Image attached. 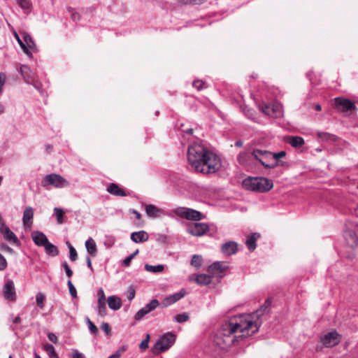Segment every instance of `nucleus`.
Wrapping results in <instances>:
<instances>
[{
    "mask_svg": "<svg viewBox=\"0 0 358 358\" xmlns=\"http://www.w3.org/2000/svg\"><path fill=\"white\" fill-rule=\"evenodd\" d=\"M271 301L267 299L264 304L252 314H240L230 317L218 329L214 343L222 349L231 346L238 338L252 336L259 331L261 322L259 317L263 315Z\"/></svg>",
    "mask_w": 358,
    "mask_h": 358,
    "instance_id": "1",
    "label": "nucleus"
},
{
    "mask_svg": "<svg viewBox=\"0 0 358 358\" xmlns=\"http://www.w3.org/2000/svg\"><path fill=\"white\" fill-rule=\"evenodd\" d=\"M187 161L196 173H214L222 166L220 158L202 143L194 142L188 146Z\"/></svg>",
    "mask_w": 358,
    "mask_h": 358,
    "instance_id": "2",
    "label": "nucleus"
},
{
    "mask_svg": "<svg viewBox=\"0 0 358 358\" xmlns=\"http://www.w3.org/2000/svg\"><path fill=\"white\" fill-rule=\"evenodd\" d=\"M243 185L252 192H266L272 189L273 181L266 178H248L243 180Z\"/></svg>",
    "mask_w": 358,
    "mask_h": 358,
    "instance_id": "3",
    "label": "nucleus"
},
{
    "mask_svg": "<svg viewBox=\"0 0 358 358\" xmlns=\"http://www.w3.org/2000/svg\"><path fill=\"white\" fill-rule=\"evenodd\" d=\"M41 185L46 189H48L50 185L55 188H64L68 187L69 182L59 174L50 173L43 178Z\"/></svg>",
    "mask_w": 358,
    "mask_h": 358,
    "instance_id": "4",
    "label": "nucleus"
},
{
    "mask_svg": "<svg viewBox=\"0 0 358 358\" xmlns=\"http://www.w3.org/2000/svg\"><path fill=\"white\" fill-rule=\"evenodd\" d=\"M176 341V335L171 332L164 334L155 343L153 352L158 354L169 349Z\"/></svg>",
    "mask_w": 358,
    "mask_h": 358,
    "instance_id": "5",
    "label": "nucleus"
},
{
    "mask_svg": "<svg viewBox=\"0 0 358 358\" xmlns=\"http://www.w3.org/2000/svg\"><path fill=\"white\" fill-rule=\"evenodd\" d=\"M174 213L178 216L189 220L199 221L203 218L201 212L185 207H178L174 210Z\"/></svg>",
    "mask_w": 358,
    "mask_h": 358,
    "instance_id": "6",
    "label": "nucleus"
},
{
    "mask_svg": "<svg viewBox=\"0 0 358 358\" xmlns=\"http://www.w3.org/2000/svg\"><path fill=\"white\" fill-rule=\"evenodd\" d=\"M342 336L336 330L322 335L320 338V342L325 348H333L340 343Z\"/></svg>",
    "mask_w": 358,
    "mask_h": 358,
    "instance_id": "7",
    "label": "nucleus"
},
{
    "mask_svg": "<svg viewBox=\"0 0 358 358\" xmlns=\"http://www.w3.org/2000/svg\"><path fill=\"white\" fill-rule=\"evenodd\" d=\"M334 101L336 108L339 111L348 113L357 110L355 102L350 99L343 97H336L335 98Z\"/></svg>",
    "mask_w": 358,
    "mask_h": 358,
    "instance_id": "8",
    "label": "nucleus"
},
{
    "mask_svg": "<svg viewBox=\"0 0 358 358\" xmlns=\"http://www.w3.org/2000/svg\"><path fill=\"white\" fill-rule=\"evenodd\" d=\"M209 229V227L206 223L194 222L190 223L187 227V231L194 236H201L204 235Z\"/></svg>",
    "mask_w": 358,
    "mask_h": 358,
    "instance_id": "9",
    "label": "nucleus"
},
{
    "mask_svg": "<svg viewBox=\"0 0 358 358\" xmlns=\"http://www.w3.org/2000/svg\"><path fill=\"white\" fill-rule=\"evenodd\" d=\"M259 108L262 113L272 117L277 118L282 115L281 106L279 104L270 106L267 103H263L259 105Z\"/></svg>",
    "mask_w": 358,
    "mask_h": 358,
    "instance_id": "10",
    "label": "nucleus"
},
{
    "mask_svg": "<svg viewBox=\"0 0 358 358\" xmlns=\"http://www.w3.org/2000/svg\"><path fill=\"white\" fill-rule=\"evenodd\" d=\"M252 155L253 158L259 162L264 167L272 160V152L266 150L254 149Z\"/></svg>",
    "mask_w": 358,
    "mask_h": 358,
    "instance_id": "11",
    "label": "nucleus"
},
{
    "mask_svg": "<svg viewBox=\"0 0 358 358\" xmlns=\"http://www.w3.org/2000/svg\"><path fill=\"white\" fill-rule=\"evenodd\" d=\"M159 305L157 299L151 300L149 303L146 304L144 307L141 308L134 315V319L136 321L141 320L143 317L151 311L156 309Z\"/></svg>",
    "mask_w": 358,
    "mask_h": 358,
    "instance_id": "12",
    "label": "nucleus"
},
{
    "mask_svg": "<svg viewBox=\"0 0 358 358\" xmlns=\"http://www.w3.org/2000/svg\"><path fill=\"white\" fill-rule=\"evenodd\" d=\"M0 233L3 235L4 239L10 243L16 246L20 245V241L17 236L10 229L6 223L0 225Z\"/></svg>",
    "mask_w": 358,
    "mask_h": 358,
    "instance_id": "13",
    "label": "nucleus"
},
{
    "mask_svg": "<svg viewBox=\"0 0 358 358\" xmlns=\"http://www.w3.org/2000/svg\"><path fill=\"white\" fill-rule=\"evenodd\" d=\"M187 294L185 289H181L178 292H176L173 294L165 297L161 303L162 308H166L183 298Z\"/></svg>",
    "mask_w": 358,
    "mask_h": 358,
    "instance_id": "14",
    "label": "nucleus"
},
{
    "mask_svg": "<svg viewBox=\"0 0 358 358\" xmlns=\"http://www.w3.org/2000/svg\"><path fill=\"white\" fill-rule=\"evenodd\" d=\"M227 268V266L224 263L217 262L209 266L208 271L214 277L222 278Z\"/></svg>",
    "mask_w": 358,
    "mask_h": 358,
    "instance_id": "15",
    "label": "nucleus"
},
{
    "mask_svg": "<svg viewBox=\"0 0 358 358\" xmlns=\"http://www.w3.org/2000/svg\"><path fill=\"white\" fill-rule=\"evenodd\" d=\"M20 73L27 84L33 83L36 79V75L32 71L28 65L22 64L20 66Z\"/></svg>",
    "mask_w": 358,
    "mask_h": 358,
    "instance_id": "16",
    "label": "nucleus"
},
{
    "mask_svg": "<svg viewBox=\"0 0 358 358\" xmlns=\"http://www.w3.org/2000/svg\"><path fill=\"white\" fill-rule=\"evenodd\" d=\"M344 238L346 244L351 248L355 249L358 245V237L355 231L351 229L344 230Z\"/></svg>",
    "mask_w": 358,
    "mask_h": 358,
    "instance_id": "17",
    "label": "nucleus"
},
{
    "mask_svg": "<svg viewBox=\"0 0 358 358\" xmlns=\"http://www.w3.org/2000/svg\"><path fill=\"white\" fill-rule=\"evenodd\" d=\"M3 295L5 299L10 301L16 299V292L14 283L12 280H8L3 286Z\"/></svg>",
    "mask_w": 358,
    "mask_h": 358,
    "instance_id": "18",
    "label": "nucleus"
},
{
    "mask_svg": "<svg viewBox=\"0 0 358 358\" xmlns=\"http://www.w3.org/2000/svg\"><path fill=\"white\" fill-rule=\"evenodd\" d=\"M145 210L147 215L150 218H157L166 214L164 210L159 208L153 204L145 205Z\"/></svg>",
    "mask_w": 358,
    "mask_h": 358,
    "instance_id": "19",
    "label": "nucleus"
},
{
    "mask_svg": "<svg viewBox=\"0 0 358 358\" xmlns=\"http://www.w3.org/2000/svg\"><path fill=\"white\" fill-rule=\"evenodd\" d=\"M34 217V209L31 206L27 207L23 212L22 222L26 228H30Z\"/></svg>",
    "mask_w": 358,
    "mask_h": 358,
    "instance_id": "20",
    "label": "nucleus"
},
{
    "mask_svg": "<svg viewBox=\"0 0 358 358\" xmlns=\"http://www.w3.org/2000/svg\"><path fill=\"white\" fill-rule=\"evenodd\" d=\"M252 158H253L252 152H241L237 156V162L240 165L244 167H250Z\"/></svg>",
    "mask_w": 358,
    "mask_h": 358,
    "instance_id": "21",
    "label": "nucleus"
},
{
    "mask_svg": "<svg viewBox=\"0 0 358 358\" xmlns=\"http://www.w3.org/2000/svg\"><path fill=\"white\" fill-rule=\"evenodd\" d=\"M34 243L38 246H44L49 241L46 236L41 231H34L31 234Z\"/></svg>",
    "mask_w": 358,
    "mask_h": 358,
    "instance_id": "22",
    "label": "nucleus"
},
{
    "mask_svg": "<svg viewBox=\"0 0 358 358\" xmlns=\"http://www.w3.org/2000/svg\"><path fill=\"white\" fill-rule=\"evenodd\" d=\"M106 191L117 196H126L127 195L124 189L120 188L117 184L113 182L108 185Z\"/></svg>",
    "mask_w": 358,
    "mask_h": 358,
    "instance_id": "23",
    "label": "nucleus"
},
{
    "mask_svg": "<svg viewBox=\"0 0 358 358\" xmlns=\"http://www.w3.org/2000/svg\"><path fill=\"white\" fill-rule=\"evenodd\" d=\"M221 250L225 255H234L238 250V244L234 241H229L222 245Z\"/></svg>",
    "mask_w": 358,
    "mask_h": 358,
    "instance_id": "24",
    "label": "nucleus"
},
{
    "mask_svg": "<svg viewBox=\"0 0 358 358\" xmlns=\"http://www.w3.org/2000/svg\"><path fill=\"white\" fill-rule=\"evenodd\" d=\"M130 238L134 243H144L148 240L149 235L145 231H140L131 233Z\"/></svg>",
    "mask_w": 358,
    "mask_h": 358,
    "instance_id": "25",
    "label": "nucleus"
},
{
    "mask_svg": "<svg viewBox=\"0 0 358 358\" xmlns=\"http://www.w3.org/2000/svg\"><path fill=\"white\" fill-rule=\"evenodd\" d=\"M109 308L113 310H119L122 306V301L120 298L116 296H110L107 299Z\"/></svg>",
    "mask_w": 358,
    "mask_h": 358,
    "instance_id": "26",
    "label": "nucleus"
},
{
    "mask_svg": "<svg viewBox=\"0 0 358 358\" xmlns=\"http://www.w3.org/2000/svg\"><path fill=\"white\" fill-rule=\"evenodd\" d=\"M260 234L258 233H252L251 235L248 236L245 244L248 246V249L250 251H254L257 247L256 241L259 238Z\"/></svg>",
    "mask_w": 358,
    "mask_h": 358,
    "instance_id": "27",
    "label": "nucleus"
},
{
    "mask_svg": "<svg viewBox=\"0 0 358 358\" xmlns=\"http://www.w3.org/2000/svg\"><path fill=\"white\" fill-rule=\"evenodd\" d=\"M85 248L87 249V252L92 257H95L97 253V248L94 240L90 237L85 241Z\"/></svg>",
    "mask_w": 358,
    "mask_h": 358,
    "instance_id": "28",
    "label": "nucleus"
},
{
    "mask_svg": "<svg viewBox=\"0 0 358 358\" xmlns=\"http://www.w3.org/2000/svg\"><path fill=\"white\" fill-rule=\"evenodd\" d=\"M195 281L198 285H208L211 282L212 278L210 275L199 274L196 276Z\"/></svg>",
    "mask_w": 358,
    "mask_h": 358,
    "instance_id": "29",
    "label": "nucleus"
},
{
    "mask_svg": "<svg viewBox=\"0 0 358 358\" xmlns=\"http://www.w3.org/2000/svg\"><path fill=\"white\" fill-rule=\"evenodd\" d=\"M288 143L294 148H299L302 147L305 141L301 136H292L289 138Z\"/></svg>",
    "mask_w": 358,
    "mask_h": 358,
    "instance_id": "30",
    "label": "nucleus"
},
{
    "mask_svg": "<svg viewBox=\"0 0 358 358\" xmlns=\"http://www.w3.org/2000/svg\"><path fill=\"white\" fill-rule=\"evenodd\" d=\"M46 253L51 256H57L59 254L57 248L48 241L44 246Z\"/></svg>",
    "mask_w": 358,
    "mask_h": 358,
    "instance_id": "31",
    "label": "nucleus"
},
{
    "mask_svg": "<svg viewBox=\"0 0 358 358\" xmlns=\"http://www.w3.org/2000/svg\"><path fill=\"white\" fill-rule=\"evenodd\" d=\"M21 34L23 37V42L26 44L27 49H34L35 48V43L31 36L25 31L21 33Z\"/></svg>",
    "mask_w": 358,
    "mask_h": 358,
    "instance_id": "32",
    "label": "nucleus"
},
{
    "mask_svg": "<svg viewBox=\"0 0 358 358\" xmlns=\"http://www.w3.org/2000/svg\"><path fill=\"white\" fill-rule=\"evenodd\" d=\"M44 350L47 352L48 356L51 358H59L57 354L55 352V348L51 344H45L43 345Z\"/></svg>",
    "mask_w": 358,
    "mask_h": 358,
    "instance_id": "33",
    "label": "nucleus"
},
{
    "mask_svg": "<svg viewBox=\"0 0 358 358\" xmlns=\"http://www.w3.org/2000/svg\"><path fill=\"white\" fill-rule=\"evenodd\" d=\"M145 269L149 272L160 273L164 269V266L162 264H158L155 266L145 264Z\"/></svg>",
    "mask_w": 358,
    "mask_h": 358,
    "instance_id": "34",
    "label": "nucleus"
},
{
    "mask_svg": "<svg viewBox=\"0 0 358 358\" xmlns=\"http://www.w3.org/2000/svg\"><path fill=\"white\" fill-rule=\"evenodd\" d=\"M202 264V257L199 255H194L191 259V265L196 268H199Z\"/></svg>",
    "mask_w": 358,
    "mask_h": 358,
    "instance_id": "35",
    "label": "nucleus"
},
{
    "mask_svg": "<svg viewBox=\"0 0 358 358\" xmlns=\"http://www.w3.org/2000/svg\"><path fill=\"white\" fill-rule=\"evenodd\" d=\"M189 319V315L187 313H183L181 314H178L174 316L173 320L177 323H184L188 321Z\"/></svg>",
    "mask_w": 358,
    "mask_h": 358,
    "instance_id": "36",
    "label": "nucleus"
},
{
    "mask_svg": "<svg viewBox=\"0 0 358 358\" xmlns=\"http://www.w3.org/2000/svg\"><path fill=\"white\" fill-rule=\"evenodd\" d=\"M54 213L57 217V222L58 224H62L64 222V211L62 208H55Z\"/></svg>",
    "mask_w": 358,
    "mask_h": 358,
    "instance_id": "37",
    "label": "nucleus"
},
{
    "mask_svg": "<svg viewBox=\"0 0 358 358\" xmlns=\"http://www.w3.org/2000/svg\"><path fill=\"white\" fill-rule=\"evenodd\" d=\"M14 36L15 38V39L17 41L20 46L21 47V48L23 50L24 52L26 53L27 55H30V52L29 50L27 49V47L26 46V44L23 42V41L20 38L19 35L17 34V33L16 31H14Z\"/></svg>",
    "mask_w": 358,
    "mask_h": 358,
    "instance_id": "38",
    "label": "nucleus"
},
{
    "mask_svg": "<svg viewBox=\"0 0 358 358\" xmlns=\"http://www.w3.org/2000/svg\"><path fill=\"white\" fill-rule=\"evenodd\" d=\"M126 295L129 301H131L134 299L136 295V289L133 285H130L128 287L126 291Z\"/></svg>",
    "mask_w": 358,
    "mask_h": 358,
    "instance_id": "39",
    "label": "nucleus"
},
{
    "mask_svg": "<svg viewBox=\"0 0 358 358\" xmlns=\"http://www.w3.org/2000/svg\"><path fill=\"white\" fill-rule=\"evenodd\" d=\"M87 324L91 334L96 335L98 334L99 329L96 327V326L88 317H87Z\"/></svg>",
    "mask_w": 358,
    "mask_h": 358,
    "instance_id": "40",
    "label": "nucleus"
},
{
    "mask_svg": "<svg viewBox=\"0 0 358 358\" xmlns=\"http://www.w3.org/2000/svg\"><path fill=\"white\" fill-rule=\"evenodd\" d=\"M36 304L37 306L41 308H43L44 307V300H45V295L41 293V292H38L37 294H36Z\"/></svg>",
    "mask_w": 358,
    "mask_h": 358,
    "instance_id": "41",
    "label": "nucleus"
},
{
    "mask_svg": "<svg viewBox=\"0 0 358 358\" xmlns=\"http://www.w3.org/2000/svg\"><path fill=\"white\" fill-rule=\"evenodd\" d=\"M18 5L24 10H29L31 3L29 0H16Z\"/></svg>",
    "mask_w": 358,
    "mask_h": 358,
    "instance_id": "42",
    "label": "nucleus"
},
{
    "mask_svg": "<svg viewBox=\"0 0 358 358\" xmlns=\"http://www.w3.org/2000/svg\"><path fill=\"white\" fill-rule=\"evenodd\" d=\"M67 285H68L71 296L73 298H76L77 297L76 289L70 280L67 282Z\"/></svg>",
    "mask_w": 358,
    "mask_h": 358,
    "instance_id": "43",
    "label": "nucleus"
},
{
    "mask_svg": "<svg viewBox=\"0 0 358 358\" xmlns=\"http://www.w3.org/2000/svg\"><path fill=\"white\" fill-rule=\"evenodd\" d=\"M68 10L69 13L71 14V17L72 20L73 21H78L80 19V14L75 10V9L72 8H69Z\"/></svg>",
    "mask_w": 358,
    "mask_h": 358,
    "instance_id": "44",
    "label": "nucleus"
},
{
    "mask_svg": "<svg viewBox=\"0 0 358 358\" xmlns=\"http://www.w3.org/2000/svg\"><path fill=\"white\" fill-rule=\"evenodd\" d=\"M317 137L322 140H329L334 138V136L331 135L329 133L323 132V131H318L317 132Z\"/></svg>",
    "mask_w": 358,
    "mask_h": 358,
    "instance_id": "45",
    "label": "nucleus"
},
{
    "mask_svg": "<svg viewBox=\"0 0 358 358\" xmlns=\"http://www.w3.org/2000/svg\"><path fill=\"white\" fill-rule=\"evenodd\" d=\"M78 258V254L76 250V249L72 246L70 245V250H69V259L72 262H75Z\"/></svg>",
    "mask_w": 358,
    "mask_h": 358,
    "instance_id": "46",
    "label": "nucleus"
},
{
    "mask_svg": "<svg viewBox=\"0 0 358 358\" xmlns=\"http://www.w3.org/2000/svg\"><path fill=\"white\" fill-rule=\"evenodd\" d=\"M193 87H195L198 90H201L205 87V83L201 80H195L193 83Z\"/></svg>",
    "mask_w": 358,
    "mask_h": 358,
    "instance_id": "47",
    "label": "nucleus"
},
{
    "mask_svg": "<svg viewBox=\"0 0 358 358\" xmlns=\"http://www.w3.org/2000/svg\"><path fill=\"white\" fill-rule=\"evenodd\" d=\"M150 339V335L147 334L146 338L143 339L139 344V348L142 350H145L148 348V343Z\"/></svg>",
    "mask_w": 358,
    "mask_h": 358,
    "instance_id": "48",
    "label": "nucleus"
},
{
    "mask_svg": "<svg viewBox=\"0 0 358 358\" xmlns=\"http://www.w3.org/2000/svg\"><path fill=\"white\" fill-rule=\"evenodd\" d=\"M62 265V267L65 270L66 275L69 278H71L72 275H73V271L71 269V268L69 267V266L68 265L67 262H64Z\"/></svg>",
    "mask_w": 358,
    "mask_h": 358,
    "instance_id": "49",
    "label": "nucleus"
},
{
    "mask_svg": "<svg viewBox=\"0 0 358 358\" xmlns=\"http://www.w3.org/2000/svg\"><path fill=\"white\" fill-rule=\"evenodd\" d=\"M243 112L244 113L245 115L250 118V119H253L254 118V113H253V110L250 108H248L247 107H243Z\"/></svg>",
    "mask_w": 358,
    "mask_h": 358,
    "instance_id": "50",
    "label": "nucleus"
},
{
    "mask_svg": "<svg viewBox=\"0 0 358 358\" xmlns=\"http://www.w3.org/2000/svg\"><path fill=\"white\" fill-rule=\"evenodd\" d=\"M285 155H286L285 151H280L278 152L272 153V160L275 159L278 161L279 159H281V158L285 157Z\"/></svg>",
    "mask_w": 358,
    "mask_h": 358,
    "instance_id": "51",
    "label": "nucleus"
},
{
    "mask_svg": "<svg viewBox=\"0 0 358 358\" xmlns=\"http://www.w3.org/2000/svg\"><path fill=\"white\" fill-rule=\"evenodd\" d=\"M7 267V262L5 257L0 253V271H3Z\"/></svg>",
    "mask_w": 358,
    "mask_h": 358,
    "instance_id": "52",
    "label": "nucleus"
},
{
    "mask_svg": "<svg viewBox=\"0 0 358 358\" xmlns=\"http://www.w3.org/2000/svg\"><path fill=\"white\" fill-rule=\"evenodd\" d=\"M278 166V162L277 160L273 159L271 160V162H268L267 164L265 165L266 169H274Z\"/></svg>",
    "mask_w": 358,
    "mask_h": 358,
    "instance_id": "53",
    "label": "nucleus"
},
{
    "mask_svg": "<svg viewBox=\"0 0 358 358\" xmlns=\"http://www.w3.org/2000/svg\"><path fill=\"white\" fill-rule=\"evenodd\" d=\"M71 358H85V356L78 350L73 349L72 351Z\"/></svg>",
    "mask_w": 358,
    "mask_h": 358,
    "instance_id": "54",
    "label": "nucleus"
},
{
    "mask_svg": "<svg viewBox=\"0 0 358 358\" xmlns=\"http://www.w3.org/2000/svg\"><path fill=\"white\" fill-rule=\"evenodd\" d=\"M6 75L3 73H0V94L3 92V87L6 82Z\"/></svg>",
    "mask_w": 358,
    "mask_h": 358,
    "instance_id": "55",
    "label": "nucleus"
},
{
    "mask_svg": "<svg viewBox=\"0 0 358 358\" xmlns=\"http://www.w3.org/2000/svg\"><path fill=\"white\" fill-rule=\"evenodd\" d=\"M98 314L101 316H105L107 313L106 306H98L97 307Z\"/></svg>",
    "mask_w": 358,
    "mask_h": 358,
    "instance_id": "56",
    "label": "nucleus"
},
{
    "mask_svg": "<svg viewBox=\"0 0 358 358\" xmlns=\"http://www.w3.org/2000/svg\"><path fill=\"white\" fill-rule=\"evenodd\" d=\"M101 328L107 335L110 334L111 329L108 323H102Z\"/></svg>",
    "mask_w": 358,
    "mask_h": 358,
    "instance_id": "57",
    "label": "nucleus"
},
{
    "mask_svg": "<svg viewBox=\"0 0 358 358\" xmlns=\"http://www.w3.org/2000/svg\"><path fill=\"white\" fill-rule=\"evenodd\" d=\"M0 248L3 251L7 252L10 253V254H12L14 252L13 250L10 246H8L7 244H6V243H2L1 245V246H0Z\"/></svg>",
    "mask_w": 358,
    "mask_h": 358,
    "instance_id": "58",
    "label": "nucleus"
},
{
    "mask_svg": "<svg viewBox=\"0 0 358 358\" xmlns=\"http://www.w3.org/2000/svg\"><path fill=\"white\" fill-rule=\"evenodd\" d=\"M48 337L49 340L54 343H57L58 341V338L54 333H52V332L49 333L48 334Z\"/></svg>",
    "mask_w": 358,
    "mask_h": 358,
    "instance_id": "59",
    "label": "nucleus"
},
{
    "mask_svg": "<svg viewBox=\"0 0 358 358\" xmlns=\"http://www.w3.org/2000/svg\"><path fill=\"white\" fill-rule=\"evenodd\" d=\"M132 259L133 258L130 255L128 256L122 261V265L126 267L129 266Z\"/></svg>",
    "mask_w": 358,
    "mask_h": 358,
    "instance_id": "60",
    "label": "nucleus"
},
{
    "mask_svg": "<svg viewBox=\"0 0 358 358\" xmlns=\"http://www.w3.org/2000/svg\"><path fill=\"white\" fill-rule=\"evenodd\" d=\"M206 0H186L187 4H202Z\"/></svg>",
    "mask_w": 358,
    "mask_h": 358,
    "instance_id": "61",
    "label": "nucleus"
},
{
    "mask_svg": "<svg viewBox=\"0 0 358 358\" xmlns=\"http://www.w3.org/2000/svg\"><path fill=\"white\" fill-rule=\"evenodd\" d=\"M97 295H98V299L106 300L105 294H104V292L102 288H100L98 290Z\"/></svg>",
    "mask_w": 358,
    "mask_h": 358,
    "instance_id": "62",
    "label": "nucleus"
},
{
    "mask_svg": "<svg viewBox=\"0 0 358 358\" xmlns=\"http://www.w3.org/2000/svg\"><path fill=\"white\" fill-rule=\"evenodd\" d=\"M30 85H32L38 91H41V84L38 83L36 79L33 82V83H31Z\"/></svg>",
    "mask_w": 358,
    "mask_h": 358,
    "instance_id": "63",
    "label": "nucleus"
},
{
    "mask_svg": "<svg viewBox=\"0 0 358 358\" xmlns=\"http://www.w3.org/2000/svg\"><path fill=\"white\" fill-rule=\"evenodd\" d=\"M120 356H121V353H120V350H117L115 353L113 354L108 358H120Z\"/></svg>",
    "mask_w": 358,
    "mask_h": 358,
    "instance_id": "64",
    "label": "nucleus"
}]
</instances>
